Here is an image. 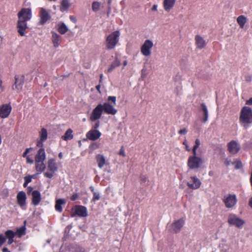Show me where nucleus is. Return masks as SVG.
<instances>
[{"label":"nucleus","instance_id":"nucleus-1","mask_svg":"<svg viewBox=\"0 0 252 252\" xmlns=\"http://www.w3.org/2000/svg\"><path fill=\"white\" fill-rule=\"evenodd\" d=\"M240 122L244 126L247 127L252 123V109L247 106H244L241 111Z\"/></svg>","mask_w":252,"mask_h":252},{"label":"nucleus","instance_id":"nucleus-2","mask_svg":"<svg viewBox=\"0 0 252 252\" xmlns=\"http://www.w3.org/2000/svg\"><path fill=\"white\" fill-rule=\"evenodd\" d=\"M204 161L203 159L197 154H193L190 156L188 159L187 165L190 169H197L201 167Z\"/></svg>","mask_w":252,"mask_h":252},{"label":"nucleus","instance_id":"nucleus-3","mask_svg":"<svg viewBox=\"0 0 252 252\" xmlns=\"http://www.w3.org/2000/svg\"><path fill=\"white\" fill-rule=\"evenodd\" d=\"M120 32L118 31H115L108 35L106 39V46L108 49H112L115 47L119 41Z\"/></svg>","mask_w":252,"mask_h":252},{"label":"nucleus","instance_id":"nucleus-4","mask_svg":"<svg viewBox=\"0 0 252 252\" xmlns=\"http://www.w3.org/2000/svg\"><path fill=\"white\" fill-rule=\"evenodd\" d=\"M227 222L229 224L234 225L239 228H242L245 223L244 220L234 214L229 215Z\"/></svg>","mask_w":252,"mask_h":252},{"label":"nucleus","instance_id":"nucleus-5","mask_svg":"<svg viewBox=\"0 0 252 252\" xmlns=\"http://www.w3.org/2000/svg\"><path fill=\"white\" fill-rule=\"evenodd\" d=\"M153 47V42L152 41L149 39L146 40L141 47V54L145 57L150 56Z\"/></svg>","mask_w":252,"mask_h":252},{"label":"nucleus","instance_id":"nucleus-6","mask_svg":"<svg viewBox=\"0 0 252 252\" xmlns=\"http://www.w3.org/2000/svg\"><path fill=\"white\" fill-rule=\"evenodd\" d=\"M15 82L12 86V89L17 93L20 92L23 88L24 83V76L23 75H16L14 77Z\"/></svg>","mask_w":252,"mask_h":252},{"label":"nucleus","instance_id":"nucleus-7","mask_svg":"<svg viewBox=\"0 0 252 252\" xmlns=\"http://www.w3.org/2000/svg\"><path fill=\"white\" fill-rule=\"evenodd\" d=\"M32 17V9L30 8H22L18 13V19L26 22L30 20Z\"/></svg>","mask_w":252,"mask_h":252},{"label":"nucleus","instance_id":"nucleus-8","mask_svg":"<svg viewBox=\"0 0 252 252\" xmlns=\"http://www.w3.org/2000/svg\"><path fill=\"white\" fill-rule=\"evenodd\" d=\"M223 201L226 208H232L236 205L237 199L236 195L230 194L225 196Z\"/></svg>","mask_w":252,"mask_h":252},{"label":"nucleus","instance_id":"nucleus-9","mask_svg":"<svg viewBox=\"0 0 252 252\" xmlns=\"http://www.w3.org/2000/svg\"><path fill=\"white\" fill-rule=\"evenodd\" d=\"M102 107V104H99L93 110L90 117L91 121L94 122L100 118L103 112Z\"/></svg>","mask_w":252,"mask_h":252},{"label":"nucleus","instance_id":"nucleus-10","mask_svg":"<svg viewBox=\"0 0 252 252\" xmlns=\"http://www.w3.org/2000/svg\"><path fill=\"white\" fill-rule=\"evenodd\" d=\"M227 148L230 154L234 155L239 151L240 145L236 141L232 140L227 144Z\"/></svg>","mask_w":252,"mask_h":252},{"label":"nucleus","instance_id":"nucleus-11","mask_svg":"<svg viewBox=\"0 0 252 252\" xmlns=\"http://www.w3.org/2000/svg\"><path fill=\"white\" fill-rule=\"evenodd\" d=\"M201 184L200 180L196 177H191L189 181L187 183L188 187L190 189H198Z\"/></svg>","mask_w":252,"mask_h":252},{"label":"nucleus","instance_id":"nucleus-12","mask_svg":"<svg viewBox=\"0 0 252 252\" xmlns=\"http://www.w3.org/2000/svg\"><path fill=\"white\" fill-rule=\"evenodd\" d=\"M12 110L11 106L9 104H5L0 107V117L6 118L8 117Z\"/></svg>","mask_w":252,"mask_h":252},{"label":"nucleus","instance_id":"nucleus-13","mask_svg":"<svg viewBox=\"0 0 252 252\" xmlns=\"http://www.w3.org/2000/svg\"><path fill=\"white\" fill-rule=\"evenodd\" d=\"M17 28L18 32L21 36H24L25 31L28 29L27 22L18 19Z\"/></svg>","mask_w":252,"mask_h":252},{"label":"nucleus","instance_id":"nucleus-14","mask_svg":"<svg viewBox=\"0 0 252 252\" xmlns=\"http://www.w3.org/2000/svg\"><path fill=\"white\" fill-rule=\"evenodd\" d=\"M184 224L185 220L183 219H180L174 221L172 223L171 229L174 232L176 233L179 232Z\"/></svg>","mask_w":252,"mask_h":252},{"label":"nucleus","instance_id":"nucleus-15","mask_svg":"<svg viewBox=\"0 0 252 252\" xmlns=\"http://www.w3.org/2000/svg\"><path fill=\"white\" fill-rule=\"evenodd\" d=\"M102 105L103 111L108 114L114 115L117 113V110L109 102H105Z\"/></svg>","mask_w":252,"mask_h":252},{"label":"nucleus","instance_id":"nucleus-16","mask_svg":"<svg viewBox=\"0 0 252 252\" xmlns=\"http://www.w3.org/2000/svg\"><path fill=\"white\" fill-rule=\"evenodd\" d=\"M73 211L80 217H86L88 215L87 208L83 206H76L73 208Z\"/></svg>","mask_w":252,"mask_h":252},{"label":"nucleus","instance_id":"nucleus-17","mask_svg":"<svg viewBox=\"0 0 252 252\" xmlns=\"http://www.w3.org/2000/svg\"><path fill=\"white\" fill-rule=\"evenodd\" d=\"M39 140L37 142L36 146L38 147H43V142L47 138V131L45 128H41L39 132Z\"/></svg>","mask_w":252,"mask_h":252},{"label":"nucleus","instance_id":"nucleus-18","mask_svg":"<svg viewBox=\"0 0 252 252\" xmlns=\"http://www.w3.org/2000/svg\"><path fill=\"white\" fill-rule=\"evenodd\" d=\"M101 135V132L97 129H91L86 134L87 138L92 141L98 139Z\"/></svg>","mask_w":252,"mask_h":252},{"label":"nucleus","instance_id":"nucleus-19","mask_svg":"<svg viewBox=\"0 0 252 252\" xmlns=\"http://www.w3.org/2000/svg\"><path fill=\"white\" fill-rule=\"evenodd\" d=\"M26 195L25 192L20 191L17 195V200L18 204L23 209L25 208L26 204Z\"/></svg>","mask_w":252,"mask_h":252},{"label":"nucleus","instance_id":"nucleus-20","mask_svg":"<svg viewBox=\"0 0 252 252\" xmlns=\"http://www.w3.org/2000/svg\"><path fill=\"white\" fill-rule=\"evenodd\" d=\"M47 168L50 171L53 173L58 170V166L55 159L51 158L48 160Z\"/></svg>","mask_w":252,"mask_h":252},{"label":"nucleus","instance_id":"nucleus-21","mask_svg":"<svg viewBox=\"0 0 252 252\" xmlns=\"http://www.w3.org/2000/svg\"><path fill=\"white\" fill-rule=\"evenodd\" d=\"M40 23L41 24L45 23L50 18L49 13L43 8L40 9Z\"/></svg>","mask_w":252,"mask_h":252},{"label":"nucleus","instance_id":"nucleus-22","mask_svg":"<svg viewBox=\"0 0 252 252\" xmlns=\"http://www.w3.org/2000/svg\"><path fill=\"white\" fill-rule=\"evenodd\" d=\"M46 159V154L44 149L41 147L37 151L35 156V161H44Z\"/></svg>","mask_w":252,"mask_h":252},{"label":"nucleus","instance_id":"nucleus-23","mask_svg":"<svg viewBox=\"0 0 252 252\" xmlns=\"http://www.w3.org/2000/svg\"><path fill=\"white\" fill-rule=\"evenodd\" d=\"M32 203L34 206H37L41 201L40 192L37 190H33L32 193Z\"/></svg>","mask_w":252,"mask_h":252},{"label":"nucleus","instance_id":"nucleus-24","mask_svg":"<svg viewBox=\"0 0 252 252\" xmlns=\"http://www.w3.org/2000/svg\"><path fill=\"white\" fill-rule=\"evenodd\" d=\"M176 1V0H164L163 5L165 11L169 12L174 7Z\"/></svg>","mask_w":252,"mask_h":252},{"label":"nucleus","instance_id":"nucleus-25","mask_svg":"<svg viewBox=\"0 0 252 252\" xmlns=\"http://www.w3.org/2000/svg\"><path fill=\"white\" fill-rule=\"evenodd\" d=\"M96 162L99 168H102L106 164L105 157L101 154H97L95 156Z\"/></svg>","mask_w":252,"mask_h":252},{"label":"nucleus","instance_id":"nucleus-26","mask_svg":"<svg viewBox=\"0 0 252 252\" xmlns=\"http://www.w3.org/2000/svg\"><path fill=\"white\" fill-rule=\"evenodd\" d=\"M195 44L197 47L199 49H202L206 45L205 40L200 35H196L195 38Z\"/></svg>","mask_w":252,"mask_h":252},{"label":"nucleus","instance_id":"nucleus-27","mask_svg":"<svg viewBox=\"0 0 252 252\" xmlns=\"http://www.w3.org/2000/svg\"><path fill=\"white\" fill-rule=\"evenodd\" d=\"M46 166L44 161H35V168L37 174H41L45 169Z\"/></svg>","mask_w":252,"mask_h":252},{"label":"nucleus","instance_id":"nucleus-28","mask_svg":"<svg viewBox=\"0 0 252 252\" xmlns=\"http://www.w3.org/2000/svg\"><path fill=\"white\" fill-rule=\"evenodd\" d=\"M52 40L54 47L57 48L60 45L61 36L55 32H52Z\"/></svg>","mask_w":252,"mask_h":252},{"label":"nucleus","instance_id":"nucleus-29","mask_svg":"<svg viewBox=\"0 0 252 252\" xmlns=\"http://www.w3.org/2000/svg\"><path fill=\"white\" fill-rule=\"evenodd\" d=\"M15 233L11 230H8L5 232V236L8 239V244L10 245L13 242V238L15 236Z\"/></svg>","mask_w":252,"mask_h":252},{"label":"nucleus","instance_id":"nucleus-30","mask_svg":"<svg viewBox=\"0 0 252 252\" xmlns=\"http://www.w3.org/2000/svg\"><path fill=\"white\" fill-rule=\"evenodd\" d=\"M57 27L58 32L62 34L65 33L68 30V27L64 23L58 24Z\"/></svg>","mask_w":252,"mask_h":252},{"label":"nucleus","instance_id":"nucleus-31","mask_svg":"<svg viewBox=\"0 0 252 252\" xmlns=\"http://www.w3.org/2000/svg\"><path fill=\"white\" fill-rule=\"evenodd\" d=\"M73 138V130L70 128L68 129L65 134L62 136V138L65 141L71 140Z\"/></svg>","mask_w":252,"mask_h":252},{"label":"nucleus","instance_id":"nucleus-32","mask_svg":"<svg viewBox=\"0 0 252 252\" xmlns=\"http://www.w3.org/2000/svg\"><path fill=\"white\" fill-rule=\"evenodd\" d=\"M121 64L120 61L116 58L115 61L112 63L110 67L107 70L108 73L111 72L116 67L120 66Z\"/></svg>","mask_w":252,"mask_h":252},{"label":"nucleus","instance_id":"nucleus-33","mask_svg":"<svg viewBox=\"0 0 252 252\" xmlns=\"http://www.w3.org/2000/svg\"><path fill=\"white\" fill-rule=\"evenodd\" d=\"M66 201L64 199H59L56 200L55 209L56 211L61 212L63 210L62 205L65 204Z\"/></svg>","mask_w":252,"mask_h":252},{"label":"nucleus","instance_id":"nucleus-34","mask_svg":"<svg viewBox=\"0 0 252 252\" xmlns=\"http://www.w3.org/2000/svg\"><path fill=\"white\" fill-rule=\"evenodd\" d=\"M247 21V18L244 15H241L238 17L237 22L241 28H243Z\"/></svg>","mask_w":252,"mask_h":252},{"label":"nucleus","instance_id":"nucleus-35","mask_svg":"<svg viewBox=\"0 0 252 252\" xmlns=\"http://www.w3.org/2000/svg\"><path fill=\"white\" fill-rule=\"evenodd\" d=\"M201 109L203 112L204 118L203 119V121L204 122H206L208 120V111L207 106L204 103H202L201 104Z\"/></svg>","mask_w":252,"mask_h":252},{"label":"nucleus","instance_id":"nucleus-36","mask_svg":"<svg viewBox=\"0 0 252 252\" xmlns=\"http://www.w3.org/2000/svg\"><path fill=\"white\" fill-rule=\"evenodd\" d=\"M70 5V2L68 0H63L61 3V10L63 12L67 10Z\"/></svg>","mask_w":252,"mask_h":252},{"label":"nucleus","instance_id":"nucleus-37","mask_svg":"<svg viewBox=\"0 0 252 252\" xmlns=\"http://www.w3.org/2000/svg\"><path fill=\"white\" fill-rule=\"evenodd\" d=\"M25 230L26 228L25 226H22L21 227L18 228L17 229L15 233V235H17L19 237H21L22 236L24 235L25 234Z\"/></svg>","mask_w":252,"mask_h":252},{"label":"nucleus","instance_id":"nucleus-38","mask_svg":"<svg viewBox=\"0 0 252 252\" xmlns=\"http://www.w3.org/2000/svg\"><path fill=\"white\" fill-rule=\"evenodd\" d=\"M101 3L98 1H94L92 4V9L94 11H97L100 9Z\"/></svg>","mask_w":252,"mask_h":252},{"label":"nucleus","instance_id":"nucleus-39","mask_svg":"<svg viewBox=\"0 0 252 252\" xmlns=\"http://www.w3.org/2000/svg\"><path fill=\"white\" fill-rule=\"evenodd\" d=\"M200 145V142L199 139H196L195 141V145L193 146L192 149V153L194 154H197V149Z\"/></svg>","mask_w":252,"mask_h":252},{"label":"nucleus","instance_id":"nucleus-40","mask_svg":"<svg viewBox=\"0 0 252 252\" xmlns=\"http://www.w3.org/2000/svg\"><path fill=\"white\" fill-rule=\"evenodd\" d=\"M100 193L98 191H95L93 193V197L92 198V201L95 202L100 199Z\"/></svg>","mask_w":252,"mask_h":252},{"label":"nucleus","instance_id":"nucleus-41","mask_svg":"<svg viewBox=\"0 0 252 252\" xmlns=\"http://www.w3.org/2000/svg\"><path fill=\"white\" fill-rule=\"evenodd\" d=\"M233 164L235 165V168L236 169H239L242 168V164L241 162L239 160H236L235 162H233Z\"/></svg>","mask_w":252,"mask_h":252},{"label":"nucleus","instance_id":"nucleus-42","mask_svg":"<svg viewBox=\"0 0 252 252\" xmlns=\"http://www.w3.org/2000/svg\"><path fill=\"white\" fill-rule=\"evenodd\" d=\"M108 101H111L114 105L116 104V97L114 96H109L107 98Z\"/></svg>","mask_w":252,"mask_h":252},{"label":"nucleus","instance_id":"nucleus-43","mask_svg":"<svg viewBox=\"0 0 252 252\" xmlns=\"http://www.w3.org/2000/svg\"><path fill=\"white\" fill-rule=\"evenodd\" d=\"M146 70L147 69L145 67H144L141 70V77L143 79L146 77V76H147Z\"/></svg>","mask_w":252,"mask_h":252},{"label":"nucleus","instance_id":"nucleus-44","mask_svg":"<svg viewBox=\"0 0 252 252\" xmlns=\"http://www.w3.org/2000/svg\"><path fill=\"white\" fill-rule=\"evenodd\" d=\"M6 241V238L3 236V235H0V247Z\"/></svg>","mask_w":252,"mask_h":252},{"label":"nucleus","instance_id":"nucleus-45","mask_svg":"<svg viewBox=\"0 0 252 252\" xmlns=\"http://www.w3.org/2000/svg\"><path fill=\"white\" fill-rule=\"evenodd\" d=\"M31 149H32V148H27L23 154V157L27 158V157H28L29 156H27V154L30 152V151H31Z\"/></svg>","mask_w":252,"mask_h":252},{"label":"nucleus","instance_id":"nucleus-46","mask_svg":"<svg viewBox=\"0 0 252 252\" xmlns=\"http://www.w3.org/2000/svg\"><path fill=\"white\" fill-rule=\"evenodd\" d=\"M44 176L48 178H51L53 176V174L52 173L49 172H46L44 174Z\"/></svg>","mask_w":252,"mask_h":252},{"label":"nucleus","instance_id":"nucleus-47","mask_svg":"<svg viewBox=\"0 0 252 252\" xmlns=\"http://www.w3.org/2000/svg\"><path fill=\"white\" fill-rule=\"evenodd\" d=\"M25 181H26V184H29L32 181V177L31 176H26L24 178Z\"/></svg>","mask_w":252,"mask_h":252},{"label":"nucleus","instance_id":"nucleus-48","mask_svg":"<svg viewBox=\"0 0 252 252\" xmlns=\"http://www.w3.org/2000/svg\"><path fill=\"white\" fill-rule=\"evenodd\" d=\"M26 158L27 162L30 164H32L33 163V160L30 157V156L27 157Z\"/></svg>","mask_w":252,"mask_h":252},{"label":"nucleus","instance_id":"nucleus-49","mask_svg":"<svg viewBox=\"0 0 252 252\" xmlns=\"http://www.w3.org/2000/svg\"><path fill=\"white\" fill-rule=\"evenodd\" d=\"M183 144L186 147V149L187 151H190V149L189 148L188 144V143H187V141L186 140H185L184 142H183Z\"/></svg>","mask_w":252,"mask_h":252},{"label":"nucleus","instance_id":"nucleus-50","mask_svg":"<svg viewBox=\"0 0 252 252\" xmlns=\"http://www.w3.org/2000/svg\"><path fill=\"white\" fill-rule=\"evenodd\" d=\"M119 155L122 156L123 157H125L126 156L125 150L123 147H121L120 149V151L119 152Z\"/></svg>","mask_w":252,"mask_h":252},{"label":"nucleus","instance_id":"nucleus-51","mask_svg":"<svg viewBox=\"0 0 252 252\" xmlns=\"http://www.w3.org/2000/svg\"><path fill=\"white\" fill-rule=\"evenodd\" d=\"M187 130L186 128H183L179 131V133L180 134L185 135L187 133Z\"/></svg>","mask_w":252,"mask_h":252},{"label":"nucleus","instance_id":"nucleus-52","mask_svg":"<svg viewBox=\"0 0 252 252\" xmlns=\"http://www.w3.org/2000/svg\"><path fill=\"white\" fill-rule=\"evenodd\" d=\"M78 197V195L77 193H74L71 197L70 199L72 201L75 200Z\"/></svg>","mask_w":252,"mask_h":252},{"label":"nucleus","instance_id":"nucleus-53","mask_svg":"<svg viewBox=\"0 0 252 252\" xmlns=\"http://www.w3.org/2000/svg\"><path fill=\"white\" fill-rule=\"evenodd\" d=\"M224 163L226 166H229L231 164H233V162H231L230 160L226 159Z\"/></svg>","mask_w":252,"mask_h":252},{"label":"nucleus","instance_id":"nucleus-54","mask_svg":"<svg viewBox=\"0 0 252 252\" xmlns=\"http://www.w3.org/2000/svg\"><path fill=\"white\" fill-rule=\"evenodd\" d=\"M246 104L250 105H252V97L250 98L246 101Z\"/></svg>","mask_w":252,"mask_h":252},{"label":"nucleus","instance_id":"nucleus-55","mask_svg":"<svg viewBox=\"0 0 252 252\" xmlns=\"http://www.w3.org/2000/svg\"><path fill=\"white\" fill-rule=\"evenodd\" d=\"M158 9V5L154 4L152 7V10L157 11Z\"/></svg>","mask_w":252,"mask_h":252},{"label":"nucleus","instance_id":"nucleus-56","mask_svg":"<svg viewBox=\"0 0 252 252\" xmlns=\"http://www.w3.org/2000/svg\"><path fill=\"white\" fill-rule=\"evenodd\" d=\"M69 18L74 23H75L76 22V19L73 16H70Z\"/></svg>","mask_w":252,"mask_h":252},{"label":"nucleus","instance_id":"nucleus-57","mask_svg":"<svg viewBox=\"0 0 252 252\" xmlns=\"http://www.w3.org/2000/svg\"><path fill=\"white\" fill-rule=\"evenodd\" d=\"M99 126V122H97L95 123L94 126V129H96Z\"/></svg>","mask_w":252,"mask_h":252},{"label":"nucleus","instance_id":"nucleus-58","mask_svg":"<svg viewBox=\"0 0 252 252\" xmlns=\"http://www.w3.org/2000/svg\"><path fill=\"white\" fill-rule=\"evenodd\" d=\"M96 89L99 92V93H100V86L99 85L96 86Z\"/></svg>","mask_w":252,"mask_h":252},{"label":"nucleus","instance_id":"nucleus-59","mask_svg":"<svg viewBox=\"0 0 252 252\" xmlns=\"http://www.w3.org/2000/svg\"><path fill=\"white\" fill-rule=\"evenodd\" d=\"M3 252H10V251L8 250V249L6 248H4L2 249Z\"/></svg>","mask_w":252,"mask_h":252},{"label":"nucleus","instance_id":"nucleus-60","mask_svg":"<svg viewBox=\"0 0 252 252\" xmlns=\"http://www.w3.org/2000/svg\"><path fill=\"white\" fill-rule=\"evenodd\" d=\"M246 81H251V80H252L251 77L250 76H248V77L246 78Z\"/></svg>","mask_w":252,"mask_h":252},{"label":"nucleus","instance_id":"nucleus-61","mask_svg":"<svg viewBox=\"0 0 252 252\" xmlns=\"http://www.w3.org/2000/svg\"><path fill=\"white\" fill-rule=\"evenodd\" d=\"M90 189L92 191L93 193H94V192L96 191L95 190H94V188L92 186L90 187Z\"/></svg>","mask_w":252,"mask_h":252},{"label":"nucleus","instance_id":"nucleus-62","mask_svg":"<svg viewBox=\"0 0 252 252\" xmlns=\"http://www.w3.org/2000/svg\"><path fill=\"white\" fill-rule=\"evenodd\" d=\"M249 205L252 208V197H251V198L250 200Z\"/></svg>","mask_w":252,"mask_h":252},{"label":"nucleus","instance_id":"nucleus-63","mask_svg":"<svg viewBox=\"0 0 252 252\" xmlns=\"http://www.w3.org/2000/svg\"><path fill=\"white\" fill-rule=\"evenodd\" d=\"M59 157L60 158L62 159L63 158V154L62 152L60 153L59 154Z\"/></svg>","mask_w":252,"mask_h":252},{"label":"nucleus","instance_id":"nucleus-64","mask_svg":"<svg viewBox=\"0 0 252 252\" xmlns=\"http://www.w3.org/2000/svg\"><path fill=\"white\" fill-rule=\"evenodd\" d=\"M28 193H29L30 192H31L32 191V189L31 188H30V187H29L28 188Z\"/></svg>","mask_w":252,"mask_h":252}]
</instances>
